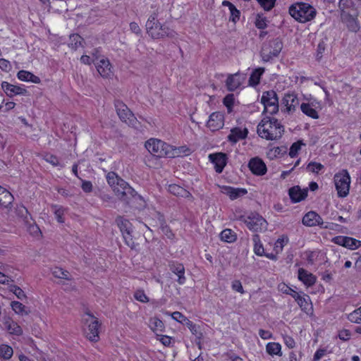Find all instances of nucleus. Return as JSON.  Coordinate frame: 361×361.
Returning <instances> with one entry per match:
<instances>
[{"label":"nucleus","instance_id":"nucleus-1","mask_svg":"<svg viewBox=\"0 0 361 361\" xmlns=\"http://www.w3.org/2000/svg\"><path fill=\"white\" fill-rule=\"evenodd\" d=\"M106 178L114 195L118 199L127 200L128 198L134 197L137 195L136 191L115 172H109L106 176Z\"/></svg>","mask_w":361,"mask_h":361},{"label":"nucleus","instance_id":"nucleus-2","mask_svg":"<svg viewBox=\"0 0 361 361\" xmlns=\"http://www.w3.org/2000/svg\"><path fill=\"white\" fill-rule=\"evenodd\" d=\"M283 126L277 119L264 117L257 126L259 136L266 140H276L282 136Z\"/></svg>","mask_w":361,"mask_h":361},{"label":"nucleus","instance_id":"nucleus-3","mask_svg":"<svg viewBox=\"0 0 361 361\" xmlns=\"http://www.w3.org/2000/svg\"><path fill=\"white\" fill-rule=\"evenodd\" d=\"M158 13H152L146 22L147 33L153 39H161L166 37L174 36V31L165 24H161L157 20Z\"/></svg>","mask_w":361,"mask_h":361},{"label":"nucleus","instance_id":"nucleus-4","mask_svg":"<svg viewBox=\"0 0 361 361\" xmlns=\"http://www.w3.org/2000/svg\"><path fill=\"white\" fill-rule=\"evenodd\" d=\"M290 15L300 23L312 20L316 16V10L309 4L297 2L289 8Z\"/></svg>","mask_w":361,"mask_h":361},{"label":"nucleus","instance_id":"nucleus-5","mask_svg":"<svg viewBox=\"0 0 361 361\" xmlns=\"http://www.w3.org/2000/svg\"><path fill=\"white\" fill-rule=\"evenodd\" d=\"M82 321L85 326L84 332L87 338L92 342L98 341L99 339V328L100 324L97 319L92 314L86 313L82 317Z\"/></svg>","mask_w":361,"mask_h":361},{"label":"nucleus","instance_id":"nucleus-6","mask_svg":"<svg viewBox=\"0 0 361 361\" xmlns=\"http://www.w3.org/2000/svg\"><path fill=\"white\" fill-rule=\"evenodd\" d=\"M145 146L150 154L157 157L173 155L169 152L171 145L159 139L150 138L146 141Z\"/></svg>","mask_w":361,"mask_h":361},{"label":"nucleus","instance_id":"nucleus-7","mask_svg":"<svg viewBox=\"0 0 361 361\" xmlns=\"http://www.w3.org/2000/svg\"><path fill=\"white\" fill-rule=\"evenodd\" d=\"M334 181L338 196L345 197L349 194L350 185V177L346 170L336 173L334 177Z\"/></svg>","mask_w":361,"mask_h":361},{"label":"nucleus","instance_id":"nucleus-8","mask_svg":"<svg viewBox=\"0 0 361 361\" xmlns=\"http://www.w3.org/2000/svg\"><path fill=\"white\" fill-rule=\"evenodd\" d=\"M283 49V43L279 38L274 39L263 45L261 56L264 61H269L276 57Z\"/></svg>","mask_w":361,"mask_h":361},{"label":"nucleus","instance_id":"nucleus-9","mask_svg":"<svg viewBox=\"0 0 361 361\" xmlns=\"http://www.w3.org/2000/svg\"><path fill=\"white\" fill-rule=\"evenodd\" d=\"M261 102L264 105L263 113L273 115L279 111V99L274 90L263 92Z\"/></svg>","mask_w":361,"mask_h":361},{"label":"nucleus","instance_id":"nucleus-10","mask_svg":"<svg viewBox=\"0 0 361 361\" xmlns=\"http://www.w3.org/2000/svg\"><path fill=\"white\" fill-rule=\"evenodd\" d=\"M244 222L247 227L254 232H263L267 228V222L262 216L257 213L248 215Z\"/></svg>","mask_w":361,"mask_h":361},{"label":"nucleus","instance_id":"nucleus-11","mask_svg":"<svg viewBox=\"0 0 361 361\" xmlns=\"http://www.w3.org/2000/svg\"><path fill=\"white\" fill-rule=\"evenodd\" d=\"M245 78V75L240 72L228 74L225 81V85L228 91L233 92L243 84Z\"/></svg>","mask_w":361,"mask_h":361},{"label":"nucleus","instance_id":"nucleus-12","mask_svg":"<svg viewBox=\"0 0 361 361\" xmlns=\"http://www.w3.org/2000/svg\"><path fill=\"white\" fill-rule=\"evenodd\" d=\"M116 110L118 116L122 121L128 126L135 125L137 119L126 104L118 103L116 104Z\"/></svg>","mask_w":361,"mask_h":361},{"label":"nucleus","instance_id":"nucleus-13","mask_svg":"<svg viewBox=\"0 0 361 361\" xmlns=\"http://www.w3.org/2000/svg\"><path fill=\"white\" fill-rule=\"evenodd\" d=\"M224 126V114L220 111H215L210 114L207 122V127L212 131L219 130Z\"/></svg>","mask_w":361,"mask_h":361},{"label":"nucleus","instance_id":"nucleus-14","mask_svg":"<svg viewBox=\"0 0 361 361\" xmlns=\"http://www.w3.org/2000/svg\"><path fill=\"white\" fill-rule=\"evenodd\" d=\"M321 109L322 106L320 103L316 100L312 101L309 103H302L300 104V109L302 112L313 119H317L319 118L318 110H320Z\"/></svg>","mask_w":361,"mask_h":361},{"label":"nucleus","instance_id":"nucleus-15","mask_svg":"<svg viewBox=\"0 0 361 361\" xmlns=\"http://www.w3.org/2000/svg\"><path fill=\"white\" fill-rule=\"evenodd\" d=\"M302 224L307 226H319L322 228H329L328 226H324L322 218L314 212H307L302 218Z\"/></svg>","mask_w":361,"mask_h":361},{"label":"nucleus","instance_id":"nucleus-16","mask_svg":"<svg viewBox=\"0 0 361 361\" xmlns=\"http://www.w3.org/2000/svg\"><path fill=\"white\" fill-rule=\"evenodd\" d=\"M209 159L214 164V169L216 173H221L227 163V156L226 154L219 152L210 154Z\"/></svg>","mask_w":361,"mask_h":361},{"label":"nucleus","instance_id":"nucleus-17","mask_svg":"<svg viewBox=\"0 0 361 361\" xmlns=\"http://www.w3.org/2000/svg\"><path fill=\"white\" fill-rule=\"evenodd\" d=\"M99 74L103 78H109L112 75V66L109 61L104 57L101 58L95 63Z\"/></svg>","mask_w":361,"mask_h":361},{"label":"nucleus","instance_id":"nucleus-18","mask_svg":"<svg viewBox=\"0 0 361 361\" xmlns=\"http://www.w3.org/2000/svg\"><path fill=\"white\" fill-rule=\"evenodd\" d=\"M221 192L226 195L232 200H236L247 194V191L245 188H233L227 185L219 186Z\"/></svg>","mask_w":361,"mask_h":361},{"label":"nucleus","instance_id":"nucleus-19","mask_svg":"<svg viewBox=\"0 0 361 361\" xmlns=\"http://www.w3.org/2000/svg\"><path fill=\"white\" fill-rule=\"evenodd\" d=\"M299 104V99L293 92L286 93L282 99V104L286 106V111L288 112L294 111Z\"/></svg>","mask_w":361,"mask_h":361},{"label":"nucleus","instance_id":"nucleus-20","mask_svg":"<svg viewBox=\"0 0 361 361\" xmlns=\"http://www.w3.org/2000/svg\"><path fill=\"white\" fill-rule=\"evenodd\" d=\"M294 299L302 311L308 313L312 310V305L309 295L302 292L298 293L297 295H295Z\"/></svg>","mask_w":361,"mask_h":361},{"label":"nucleus","instance_id":"nucleus-21","mask_svg":"<svg viewBox=\"0 0 361 361\" xmlns=\"http://www.w3.org/2000/svg\"><path fill=\"white\" fill-rule=\"evenodd\" d=\"M248 166L250 171L257 176L264 175L267 172V166L259 158L252 159L248 164Z\"/></svg>","mask_w":361,"mask_h":361},{"label":"nucleus","instance_id":"nucleus-22","mask_svg":"<svg viewBox=\"0 0 361 361\" xmlns=\"http://www.w3.org/2000/svg\"><path fill=\"white\" fill-rule=\"evenodd\" d=\"M248 130L246 128L235 127L231 130L228 140L231 142L236 143L239 140L246 138Z\"/></svg>","mask_w":361,"mask_h":361},{"label":"nucleus","instance_id":"nucleus-23","mask_svg":"<svg viewBox=\"0 0 361 361\" xmlns=\"http://www.w3.org/2000/svg\"><path fill=\"white\" fill-rule=\"evenodd\" d=\"M298 279L307 287L313 286L317 281V278L314 275L303 268H300L298 269Z\"/></svg>","mask_w":361,"mask_h":361},{"label":"nucleus","instance_id":"nucleus-24","mask_svg":"<svg viewBox=\"0 0 361 361\" xmlns=\"http://www.w3.org/2000/svg\"><path fill=\"white\" fill-rule=\"evenodd\" d=\"M288 194L293 202H299L305 199L307 195V190H302L299 186H294L289 189Z\"/></svg>","mask_w":361,"mask_h":361},{"label":"nucleus","instance_id":"nucleus-25","mask_svg":"<svg viewBox=\"0 0 361 361\" xmlns=\"http://www.w3.org/2000/svg\"><path fill=\"white\" fill-rule=\"evenodd\" d=\"M170 269L173 273L178 276V283L180 285L184 284L186 280L184 266L180 263L173 262L170 265Z\"/></svg>","mask_w":361,"mask_h":361},{"label":"nucleus","instance_id":"nucleus-26","mask_svg":"<svg viewBox=\"0 0 361 361\" xmlns=\"http://www.w3.org/2000/svg\"><path fill=\"white\" fill-rule=\"evenodd\" d=\"M1 87L9 97L22 94L25 92L22 87L11 85L7 82H3L1 83Z\"/></svg>","mask_w":361,"mask_h":361},{"label":"nucleus","instance_id":"nucleus-27","mask_svg":"<svg viewBox=\"0 0 361 361\" xmlns=\"http://www.w3.org/2000/svg\"><path fill=\"white\" fill-rule=\"evenodd\" d=\"M6 329L10 334L20 336L23 333L21 327L14 321L8 319L4 322Z\"/></svg>","mask_w":361,"mask_h":361},{"label":"nucleus","instance_id":"nucleus-28","mask_svg":"<svg viewBox=\"0 0 361 361\" xmlns=\"http://www.w3.org/2000/svg\"><path fill=\"white\" fill-rule=\"evenodd\" d=\"M168 190L170 193L178 196V197H190L191 194L185 188L183 187L176 185V184H171L169 185Z\"/></svg>","mask_w":361,"mask_h":361},{"label":"nucleus","instance_id":"nucleus-29","mask_svg":"<svg viewBox=\"0 0 361 361\" xmlns=\"http://www.w3.org/2000/svg\"><path fill=\"white\" fill-rule=\"evenodd\" d=\"M17 77L20 80L22 81L32 82L35 84L40 82V79L39 77L27 71H20L17 74Z\"/></svg>","mask_w":361,"mask_h":361},{"label":"nucleus","instance_id":"nucleus-30","mask_svg":"<svg viewBox=\"0 0 361 361\" xmlns=\"http://www.w3.org/2000/svg\"><path fill=\"white\" fill-rule=\"evenodd\" d=\"M343 21L350 31L356 32L359 30L360 23L357 18L348 14L344 16Z\"/></svg>","mask_w":361,"mask_h":361},{"label":"nucleus","instance_id":"nucleus-31","mask_svg":"<svg viewBox=\"0 0 361 361\" xmlns=\"http://www.w3.org/2000/svg\"><path fill=\"white\" fill-rule=\"evenodd\" d=\"M222 5L224 6H227L230 11L231 16L230 20L233 23H236L240 19V11L236 8V7L228 1H224L222 2Z\"/></svg>","mask_w":361,"mask_h":361},{"label":"nucleus","instance_id":"nucleus-32","mask_svg":"<svg viewBox=\"0 0 361 361\" xmlns=\"http://www.w3.org/2000/svg\"><path fill=\"white\" fill-rule=\"evenodd\" d=\"M266 351L267 353L271 355H278L281 356V345L279 343L276 342H270L266 345Z\"/></svg>","mask_w":361,"mask_h":361},{"label":"nucleus","instance_id":"nucleus-33","mask_svg":"<svg viewBox=\"0 0 361 361\" xmlns=\"http://www.w3.org/2000/svg\"><path fill=\"white\" fill-rule=\"evenodd\" d=\"M116 221L122 235L124 234V233H133V225L128 220L124 219L122 217H118Z\"/></svg>","mask_w":361,"mask_h":361},{"label":"nucleus","instance_id":"nucleus-34","mask_svg":"<svg viewBox=\"0 0 361 361\" xmlns=\"http://www.w3.org/2000/svg\"><path fill=\"white\" fill-rule=\"evenodd\" d=\"M264 72V69L263 68H258L255 69L249 78V85L251 86H255L258 85L260 81V78Z\"/></svg>","mask_w":361,"mask_h":361},{"label":"nucleus","instance_id":"nucleus-35","mask_svg":"<svg viewBox=\"0 0 361 361\" xmlns=\"http://www.w3.org/2000/svg\"><path fill=\"white\" fill-rule=\"evenodd\" d=\"M13 197L10 192L4 189L0 192V204L6 207L13 202Z\"/></svg>","mask_w":361,"mask_h":361},{"label":"nucleus","instance_id":"nucleus-36","mask_svg":"<svg viewBox=\"0 0 361 361\" xmlns=\"http://www.w3.org/2000/svg\"><path fill=\"white\" fill-rule=\"evenodd\" d=\"M149 326L154 332H161L164 329V323L157 317H152L149 319Z\"/></svg>","mask_w":361,"mask_h":361},{"label":"nucleus","instance_id":"nucleus-37","mask_svg":"<svg viewBox=\"0 0 361 361\" xmlns=\"http://www.w3.org/2000/svg\"><path fill=\"white\" fill-rule=\"evenodd\" d=\"M169 152L173 154L171 156H169V157H179L183 154L188 155L190 153V149L186 146H181L179 147H173L171 145V149H169Z\"/></svg>","mask_w":361,"mask_h":361},{"label":"nucleus","instance_id":"nucleus-38","mask_svg":"<svg viewBox=\"0 0 361 361\" xmlns=\"http://www.w3.org/2000/svg\"><path fill=\"white\" fill-rule=\"evenodd\" d=\"M221 240L226 243H233L236 239L235 233L231 229H224L220 233Z\"/></svg>","mask_w":361,"mask_h":361},{"label":"nucleus","instance_id":"nucleus-39","mask_svg":"<svg viewBox=\"0 0 361 361\" xmlns=\"http://www.w3.org/2000/svg\"><path fill=\"white\" fill-rule=\"evenodd\" d=\"M288 238L285 235H282L277 239L274 247V250L276 254H279L282 252L284 246L288 244Z\"/></svg>","mask_w":361,"mask_h":361},{"label":"nucleus","instance_id":"nucleus-40","mask_svg":"<svg viewBox=\"0 0 361 361\" xmlns=\"http://www.w3.org/2000/svg\"><path fill=\"white\" fill-rule=\"evenodd\" d=\"M52 212H54L55 217L59 223H64V214L66 209L59 205H52L51 206Z\"/></svg>","mask_w":361,"mask_h":361},{"label":"nucleus","instance_id":"nucleus-41","mask_svg":"<svg viewBox=\"0 0 361 361\" xmlns=\"http://www.w3.org/2000/svg\"><path fill=\"white\" fill-rule=\"evenodd\" d=\"M252 241L254 243V252L258 256H263L264 250L259 236L258 235H253Z\"/></svg>","mask_w":361,"mask_h":361},{"label":"nucleus","instance_id":"nucleus-42","mask_svg":"<svg viewBox=\"0 0 361 361\" xmlns=\"http://www.w3.org/2000/svg\"><path fill=\"white\" fill-rule=\"evenodd\" d=\"M267 18L262 13H257L255 16V25L257 28L264 30L267 27Z\"/></svg>","mask_w":361,"mask_h":361},{"label":"nucleus","instance_id":"nucleus-43","mask_svg":"<svg viewBox=\"0 0 361 361\" xmlns=\"http://www.w3.org/2000/svg\"><path fill=\"white\" fill-rule=\"evenodd\" d=\"M13 354V348L6 344H1L0 345V357L4 359H10Z\"/></svg>","mask_w":361,"mask_h":361},{"label":"nucleus","instance_id":"nucleus-44","mask_svg":"<svg viewBox=\"0 0 361 361\" xmlns=\"http://www.w3.org/2000/svg\"><path fill=\"white\" fill-rule=\"evenodd\" d=\"M348 319L349 321L353 323H361V307L350 313L348 316Z\"/></svg>","mask_w":361,"mask_h":361},{"label":"nucleus","instance_id":"nucleus-45","mask_svg":"<svg viewBox=\"0 0 361 361\" xmlns=\"http://www.w3.org/2000/svg\"><path fill=\"white\" fill-rule=\"evenodd\" d=\"M70 41L68 46L75 49L81 45L82 38L78 34H73L70 36Z\"/></svg>","mask_w":361,"mask_h":361},{"label":"nucleus","instance_id":"nucleus-46","mask_svg":"<svg viewBox=\"0 0 361 361\" xmlns=\"http://www.w3.org/2000/svg\"><path fill=\"white\" fill-rule=\"evenodd\" d=\"M278 289L283 293L291 295L293 298H295V295L298 294V292H296L295 290L284 283H279L278 286Z\"/></svg>","mask_w":361,"mask_h":361},{"label":"nucleus","instance_id":"nucleus-47","mask_svg":"<svg viewBox=\"0 0 361 361\" xmlns=\"http://www.w3.org/2000/svg\"><path fill=\"white\" fill-rule=\"evenodd\" d=\"M345 247L350 250L358 248L361 245V241L351 237H346Z\"/></svg>","mask_w":361,"mask_h":361},{"label":"nucleus","instance_id":"nucleus-48","mask_svg":"<svg viewBox=\"0 0 361 361\" xmlns=\"http://www.w3.org/2000/svg\"><path fill=\"white\" fill-rule=\"evenodd\" d=\"M305 145V144L302 141H298L294 142L289 150V155L291 158L295 157L298 152L301 149V147Z\"/></svg>","mask_w":361,"mask_h":361},{"label":"nucleus","instance_id":"nucleus-49","mask_svg":"<svg viewBox=\"0 0 361 361\" xmlns=\"http://www.w3.org/2000/svg\"><path fill=\"white\" fill-rule=\"evenodd\" d=\"M11 306L13 310L17 314H27V312L25 311V306L18 301H13L11 304Z\"/></svg>","mask_w":361,"mask_h":361},{"label":"nucleus","instance_id":"nucleus-50","mask_svg":"<svg viewBox=\"0 0 361 361\" xmlns=\"http://www.w3.org/2000/svg\"><path fill=\"white\" fill-rule=\"evenodd\" d=\"M135 299L140 302L147 303L149 302V298L145 294L142 289H137L135 291L133 295Z\"/></svg>","mask_w":361,"mask_h":361},{"label":"nucleus","instance_id":"nucleus-51","mask_svg":"<svg viewBox=\"0 0 361 361\" xmlns=\"http://www.w3.org/2000/svg\"><path fill=\"white\" fill-rule=\"evenodd\" d=\"M53 275L59 279H70L69 272L61 268L56 267L53 271Z\"/></svg>","mask_w":361,"mask_h":361},{"label":"nucleus","instance_id":"nucleus-52","mask_svg":"<svg viewBox=\"0 0 361 361\" xmlns=\"http://www.w3.org/2000/svg\"><path fill=\"white\" fill-rule=\"evenodd\" d=\"M307 169L308 171L318 173L319 171H321L322 169H324V166L317 162H310L307 166Z\"/></svg>","mask_w":361,"mask_h":361},{"label":"nucleus","instance_id":"nucleus-53","mask_svg":"<svg viewBox=\"0 0 361 361\" xmlns=\"http://www.w3.org/2000/svg\"><path fill=\"white\" fill-rule=\"evenodd\" d=\"M44 159L47 162L49 163L50 164H51L54 166H59L61 167H63V165H61L60 164L59 159L53 154H45L44 157Z\"/></svg>","mask_w":361,"mask_h":361},{"label":"nucleus","instance_id":"nucleus-54","mask_svg":"<svg viewBox=\"0 0 361 361\" xmlns=\"http://www.w3.org/2000/svg\"><path fill=\"white\" fill-rule=\"evenodd\" d=\"M260 6L267 11H270L275 5L276 0H257Z\"/></svg>","mask_w":361,"mask_h":361},{"label":"nucleus","instance_id":"nucleus-55","mask_svg":"<svg viewBox=\"0 0 361 361\" xmlns=\"http://www.w3.org/2000/svg\"><path fill=\"white\" fill-rule=\"evenodd\" d=\"M234 99L235 98L233 94H228L224 98L223 103L226 106L228 111H231L233 108Z\"/></svg>","mask_w":361,"mask_h":361},{"label":"nucleus","instance_id":"nucleus-56","mask_svg":"<svg viewBox=\"0 0 361 361\" xmlns=\"http://www.w3.org/2000/svg\"><path fill=\"white\" fill-rule=\"evenodd\" d=\"M123 239L125 240L126 244L130 247L131 249L136 248V244L134 242L132 236V233H124L123 234Z\"/></svg>","mask_w":361,"mask_h":361},{"label":"nucleus","instance_id":"nucleus-57","mask_svg":"<svg viewBox=\"0 0 361 361\" xmlns=\"http://www.w3.org/2000/svg\"><path fill=\"white\" fill-rule=\"evenodd\" d=\"M10 290L20 300H23L26 298V295H25L24 291L18 286H11Z\"/></svg>","mask_w":361,"mask_h":361},{"label":"nucleus","instance_id":"nucleus-58","mask_svg":"<svg viewBox=\"0 0 361 361\" xmlns=\"http://www.w3.org/2000/svg\"><path fill=\"white\" fill-rule=\"evenodd\" d=\"M171 315V317L174 320H176L183 324H184L185 323V322H187V320L188 319L186 317H185L180 312H174Z\"/></svg>","mask_w":361,"mask_h":361},{"label":"nucleus","instance_id":"nucleus-59","mask_svg":"<svg viewBox=\"0 0 361 361\" xmlns=\"http://www.w3.org/2000/svg\"><path fill=\"white\" fill-rule=\"evenodd\" d=\"M259 335L264 340L273 338V334L271 331L262 329L259 330Z\"/></svg>","mask_w":361,"mask_h":361},{"label":"nucleus","instance_id":"nucleus-60","mask_svg":"<svg viewBox=\"0 0 361 361\" xmlns=\"http://www.w3.org/2000/svg\"><path fill=\"white\" fill-rule=\"evenodd\" d=\"M232 288L233 290L242 294L245 292L241 282L238 280H235L232 282Z\"/></svg>","mask_w":361,"mask_h":361},{"label":"nucleus","instance_id":"nucleus-61","mask_svg":"<svg viewBox=\"0 0 361 361\" xmlns=\"http://www.w3.org/2000/svg\"><path fill=\"white\" fill-rule=\"evenodd\" d=\"M81 188L85 192H90L93 187L90 181L82 180Z\"/></svg>","mask_w":361,"mask_h":361},{"label":"nucleus","instance_id":"nucleus-62","mask_svg":"<svg viewBox=\"0 0 361 361\" xmlns=\"http://www.w3.org/2000/svg\"><path fill=\"white\" fill-rule=\"evenodd\" d=\"M283 342L288 348H293L295 345L294 339L290 336H284Z\"/></svg>","mask_w":361,"mask_h":361},{"label":"nucleus","instance_id":"nucleus-63","mask_svg":"<svg viewBox=\"0 0 361 361\" xmlns=\"http://www.w3.org/2000/svg\"><path fill=\"white\" fill-rule=\"evenodd\" d=\"M347 236H336L332 239V242L336 245L345 247Z\"/></svg>","mask_w":361,"mask_h":361},{"label":"nucleus","instance_id":"nucleus-64","mask_svg":"<svg viewBox=\"0 0 361 361\" xmlns=\"http://www.w3.org/2000/svg\"><path fill=\"white\" fill-rule=\"evenodd\" d=\"M351 334L349 330L343 329L338 334V337L341 340L348 341L350 338Z\"/></svg>","mask_w":361,"mask_h":361}]
</instances>
